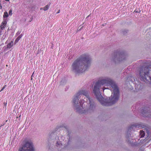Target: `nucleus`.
<instances>
[{
  "instance_id": "22",
  "label": "nucleus",
  "mask_w": 151,
  "mask_h": 151,
  "mask_svg": "<svg viewBox=\"0 0 151 151\" xmlns=\"http://www.w3.org/2000/svg\"><path fill=\"white\" fill-rule=\"evenodd\" d=\"M140 10H138V11H136L135 10L134 12L135 13H140Z\"/></svg>"
},
{
  "instance_id": "15",
  "label": "nucleus",
  "mask_w": 151,
  "mask_h": 151,
  "mask_svg": "<svg viewBox=\"0 0 151 151\" xmlns=\"http://www.w3.org/2000/svg\"><path fill=\"white\" fill-rule=\"evenodd\" d=\"M140 135L141 138L144 137L145 135V133L144 131L142 130L140 131Z\"/></svg>"
},
{
  "instance_id": "28",
  "label": "nucleus",
  "mask_w": 151,
  "mask_h": 151,
  "mask_svg": "<svg viewBox=\"0 0 151 151\" xmlns=\"http://www.w3.org/2000/svg\"><path fill=\"white\" fill-rule=\"evenodd\" d=\"M5 1H9V0H5Z\"/></svg>"
},
{
  "instance_id": "4",
  "label": "nucleus",
  "mask_w": 151,
  "mask_h": 151,
  "mask_svg": "<svg viewBox=\"0 0 151 151\" xmlns=\"http://www.w3.org/2000/svg\"><path fill=\"white\" fill-rule=\"evenodd\" d=\"M113 91L110 98L109 99L104 98L102 95L99 98L96 97L101 104L104 106H109L115 104L119 99V91L118 87L112 89Z\"/></svg>"
},
{
  "instance_id": "23",
  "label": "nucleus",
  "mask_w": 151,
  "mask_h": 151,
  "mask_svg": "<svg viewBox=\"0 0 151 151\" xmlns=\"http://www.w3.org/2000/svg\"><path fill=\"white\" fill-rule=\"evenodd\" d=\"M3 30V29H1L0 28V35H1V33L2 32V30Z\"/></svg>"
},
{
  "instance_id": "13",
  "label": "nucleus",
  "mask_w": 151,
  "mask_h": 151,
  "mask_svg": "<svg viewBox=\"0 0 151 151\" xmlns=\"http://www.w3.org/2000/svg\"><path fill=\"white\" fill-rule=\"evenodd\" d=\"M13 45V42L11 41V42L8 44L7 45V47L9 48H11Z\"/></svg>"
},
{
  "instance_id": "11",
  "label": "nucleus",
  "mask_w": 151,
  "mask_h": 151,
  "mask_svg": "<svg viewBox=\"0 0 151 151\" xmlns=\"http://www.w3.org/2000/svg\"><path fill=\"white\" fill-rule=\"evenodd\" d=\"M23 36L22 34H21L20 35H19L15 40V44H16L18 42L19 40H20V39L22 38Z\"/></svg>"
},
{
  "instance_id": "10",
  "label": "nucleus",
  "mask_w": 151,
  "mask_h": 151,
  "mask_svg": "<svg viewBox=\"0 0 151 151\" xmlns=\"http://www.w3.org/2000/svg\"><path fill=\"white\" fill-rule=\"evenodd\" d=\"M140 127V125H133L131 126L129 128V130H131L132 129H133L137 128H139Z\"/></svg>"
},
{
  "instance_id": "21",
  "label": "nucleus",
  "mask_w": 151,
  "mask_h": 151,
  "mask_svg": "<svg viewBox=\"0 0 151 151\" xmlns=\"http://www.w3.org/2000/svg\"><path fill=\"white\" fill-rule=\"evenodd\" d=\"M6 86V85L4 86L2 88V89L1 90L0 92H1L5 88Z\"/></svg>"
},
{
  "instance_id": "19",
  "label": "nucleus",
  "mask_w": 151,
  "mask_h": 151,
  "mask_svg": "<svg viewBox=\"0 0 151 151\" xmlns=\"http://www.w3.org/2000/svg\"><path fill=\"white\" fill-rule=\"evenodd\" d=\"M9 15L11 16L12 14V10L11 9H10L9 12Z\"/></svg>"
},
{
  "instance_id": "16",
  "label": "nucleus",
  "mask_w": 151,
  "mask_h": 151,
  "mask_svg": "<svg viewBox=\"0 0 151 151\" xmlns=\"http://www.w3.org/2000/svg\"><path fill=\"white\" fill-rule=\"evenodd\" d=\"M49 5H46L45 7H44L43 8L44 11L47 10L49 8Z\"/></svg>"
},
{
  "instance_id": "2",
  "label": "nucleus",
  "mask_w": 151,
  "mask_h": 151,
  "mask_svg": "<svg viewBox=\"0 0 151 151\" xmlns=\"http://www.w3.org/2000/svg\"><path fill=\"white\" fill-rule=\"evenodd\" d=\"M105 85L107 86H111V90L117 87L114 81L110 77H106L102 78L96 82L94 84L93 89V92L96 97L99 98L101 96V94L100 92V89H102L104 91L106 88L102 87V86Z\"/></svg>"
},
{
  "instance_id": "25",
  "label": "nucleus",
  "mask_w": 151,
  "mask_h": 151,
  "mask_svg": "<svg viewBox=\"0 0 151 151\" xmlns=\"http://www.w3.org/2000/svg\"><path fill=\"white\" fill-rule=\"evenodd\" d=\"M4 125V124L3 125H1V126H0V129H1V127Z\"/></svg>"
},
{
  "instance_id": "9",
  "label": "nucleus",
  "mask_w": 151,
  "mask_h": 151,
  "mask_svg": "<svg viewBox=\"0 0 151 151\" xmlns=\"http://www.w3.org/2000/svg\"><path fill=\"white\" fill-rule=\"evenodd\" d=\"M7 22L6 21H3L1 24L0 28L1 29H3L6 27Z\"/></svg>"
},
{
  "instance_id": "6",
  "label": "nucleus",
  "mask_w": 151,
  "mask_h": 151,
  "mask_svg": "<svg viewBox=\"0 0 151 151\" xmlns=\"http://www.w3.org/2000/svg\"><path fill=\"white\" fill-rule=\"evenodd\" d=\"M140 80L145 83L149 82L151 80V70L146 67H142L138 71Z\"/></svg>"
},
{
  "instance_id": "14",
  "label": "nucleus",
  "mask_w": 151,
  "mask_h": 151,
  "mask_svg": "<svg viewBox=\"0 0 151 151\" xmlns=\"http://www.w3.org/2000/svg\"><path fill=\"white\" fill-rule=\"evenodd\" d=\"M56 146L58 147H61V146H62L61 141H59L57 142L56 143Z\"/></svg>"
},
{
  "instance_id": "24",
  "label": "nucleus",
  "mask_w": 151,
  "mask_h": 151,
  "mask_svg": "<svg viewBox=\"0 0 151 151\" xmlns=\"http://www.w3.org/2000/svg\"><path fill=\"white\" fill-rule=\"evenodd\" d=\"M0 8L1 9L2 8V5H1V1H0Z\"/></svg>"
},
{
  "instance_id": "17",
  "label": "nucleus",
  "mask_w": 151,
  "mask_h": 151,
  "mask_svg": "<svg viewBox=\"0 0 151 151\" xmlns=\"http://www.w3.org/2000/svg\"><path fill=\"white\" fill-rule=\"evenodd\" d=\"M8 16V13L7 12H5L4 13V14L3 15V17L5 18L6 17H7Z\"/></svg>"
},
{
  "instance_id": "27",
  "label": "nucleus",
  "mask_w": 151,
  "mask_h": 151,
  "mask_svg": "<svg viewBox=\"0 0 151 151\" xmlns=\"http://www.w3.org/2000/svg\"><path fill=\"white\" fill-rule=\"evenodd\" d=\"M60 10H59V11H58V12H57V13L58 14V13H60Z\"/></svg>"
},
{
  "instance_id": "7",
  "label": "nucleus",
  "mask_w": 151,
  "mask_h": 151,
  "mask_svg": "<svg viewBox=\"0 0 151 151\" xmlns=\"http://www.w3.org/2000/svg\"><path fill=\"white\" fill-rule=\"evenodd\" d=\"M18 151H35L33 144L30 140H26L22 146L20 147Z\"/></svg>"
},
{
  "instance_id": "8",
  "label": "nucleus",
  "mask_w": 151,
  "mask_h": 151,
  "mask_svg": "<svg viewBox=\"0 0 151 151\" xmlns=\"http://www.w3.org/2000/svg\"><path fill=\"white\" fill-rule=\"evenodd\" d=\"M126 58V55L123 52L116 51L113 53L112 59L115 63H117L123 61Z\"/></svg>"
},
{
  "instance_id": "12",
  "label": "nucleus",
  "mask_w": 151,
  "mask_h": 151,
  "mask_svg": "<svg viewBox=\"0 0 151 151\" xmlns=\"http://www.w3.org/2000/svg\"><path fill=\"white\" fill-rule=\"evenodd\" d=\"M149 112L148 111H146V110L145 111H143L142 112V114H144V115L146 116H148V117H150V116H149Z\"/></svg>"
},
{
  "instance_id": "1",
  "label": "nucleus",
  "mask_w": 151,
  "mask_h": 151,
  "mask_svg": "<svg viewBox=\"0 0 151 151\" xmlns=\"http://www.w3.org/2000/svg\"><path fill=\"white\" fill-rule=\"evenodd\" d=\"M91 58L88 54H84L76 60L72 65V70L76 73H83L89 68Z\"/></svg>"
},
{
  "instance_id": "20",
  "label": "nucleus",
  "mask_w": 151,
  "mask_h": 151,
  "mask_svg": "<svg viewBox=\"0 0 151 151\" xmlns=\"http://www.w3.org/2000/svg\"><path fill=\"white\" fill-rule=\"evenodd\" d=\"M21 33V32L18 31L16 34V36H17L19 35Z\"/></svg>"
},
{
  "instance_id": "26",
  "label": "nucleus",
  "mask_w": 151,
  "mask_h": 151,
  "mask_svg": "<svg viewBox=\"0 0 151 151\" xmlns=\"http://www.w3.org/2000/svg\"><path fill=\"white\" fill-rule=\"evenodd\" d=\"M34 73V72L33 73L31 76V77H32L33 76Z\"/></svg>"
},
{
  "instance_id": "5",
  "label": "nucleus",
  "mask_w": 151,
  "mask_h": 151,
  "mask_svg": "<svg viewBox=\"0 0 151 151\" xmlns=\"http://www.w3.org/2000/svg\"><path fill=\"white\" fill-rule=\"evenodd\" d=\"M89 91L85 88H82L78 91L76 93L80 97L81 96L83 95L86 96V102L88 105V110L90 111H93L95 109L94 103L92 99L89 96Z\"/></svg>"
},
{
  "instance_id": "18",
  "label": "nucleus",
  "mask_w": 151,
  "mask_h": 151,
  "mask_svg": "<svg viewBox=\"0 0 151 151\" xmlns=\"http://www.w3.org/2000/svg\"><path fill=\"white\" fill-rule=\"evenodd\" d=\"M66 81L65 80H62L60 82V85H64L66 83Z\"/></svg>"
},
{
  "instance_id": "3",
  "label": "nucleus",
  "mask_w": 151,
  "mask_h": 151,
  "mask_svg": "<svg viewBox=\"0 0 151 151\" xmlns=\"http://www.w3.org/2000/svg\"><path fill=\"white\" fill-rule=\"evenodd\" d=\"M79 96L76 94L73 96L72 100V103L76 111L79 114H86L88 113H91L93 111H88V105L86 102V99H81Z\"/></svg>"
},
{
  "instance_id": "30",
  "label": "nucleus",
  "mask_w": 151,
  "mask_h": 151,
  "mask_svg": "<svg viewBox=\"0 0 151 151\" xmlns=\"http://www.w3.org/2000/svg\"><path fill=\"white\" fill-rule=\"evenodd\" d=\"M43 8H40V9L41 10V9H43Z\"/></svg>"
},
{
  "instance_id": "29",
  "label": "nucleus",
  "mask_w": 151,
  "mask_h": 151,
  "mask_svg": "<svg viewBox=\"0 0 151 151\" xmlns=\"http://www.w3.org/2000/svg\"><path fill=\"white\" fill-rule=\"evenodd\" d=\"M20 117H21V115H19V118H20Z\"/></svg>"
}]
</instances>
